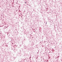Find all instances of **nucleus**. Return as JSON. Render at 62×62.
Listing matches in <instances>:
<instances>
[{
    "mask_svg": "<svg viewBox=\"0 0 62 62\" xmlns=\"http://www.w3.org/2000/svg\"><path fill=\"white\" fill-rule=\"evenodd\" d=\"M26 3V2H25V3Z\"/></svg>",
    "mask_w": 62,
    "mask_h": 62,
    "instance_id": "f257e3e1",
    "label": "nucleus"
}]
</instances>
